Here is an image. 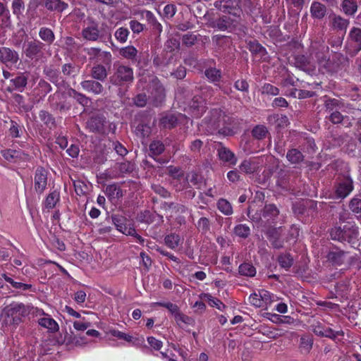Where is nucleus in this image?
I'll use <instances>...</instances> for the list:
<instances>
[{"instance_id":"nucleus-1","label":"nucleus","mask_w":361,"mask_h":361,"mask_svg":"<svg viewBox=\"0 0 361 361\" xmlns=\"http://www.w3.org/2000/svg\"><path fill=\"white\" fill-rule=\"evenodd\" d=\"M206 25L219 31H228L229 32L235 30L240 24V16L232 15H221L215 18L207 13L204 16Z\"/></svg>"},{"instance_id":"nucleus-2","label":"nucleus","mask_w":361,"mask_h":361,"mask_svg":"<svg viewBox=\"0 0 361 361\" xmlns=\"http://www.w3.org/2000/svg\"><path fill=\"white\" fill-rule=\"evenodd\" d=\"M114 72L109 78V82L116 86H122L133 82V70L131 67L121 63H114Z\"/></svg>"},{"instance_id":"nucleus-3","label":"nucleus","mask_w":361,"mask_h":361,"mask_svg":"<svg viewBox=\"0 0 361 361\" xmlns=\"http://www.w3.org/2000/svg\"><path fill=\"white\" fill-rule=\"evenodd\" d=\"M44 47L45 44L37 39L27 41L24 43L23 52L31 60L44 62L47 60L44 52Z\"/></svg>"},{"instance_id":"nucleus-4","label":"nucleus","mask_w":361,"mask_h":361,"mask_svg":"<svg viewBox=\"0 0 361 361\" xmlns=\"http://www.w3.org/2000/svg\"><path fill=\"white\" fill-rule=\"evenodd\" d=\"M358 235L357 227L349 224L341 226H335L331 228L330 235L334 240L351 243L355 240Z\"/></svg>"},{"instance_id":"nucleus-5","label":"nucleus","mask_w":361,"mask_h":361,"mask_svg":"<svg viewBox=\"0 0 361 361\" xmlns=\"http://www.w3.org/2000/svg\"><path fill=\"white\" fill-rule=\"evenodd\" d=\"M4 312L8 317H11L7 323L18 325L21 322L22 317L28 314L27 307L23 303H13L4 309Z\"/></svg>"},{"instance_id":"nucleus-6","label":"nucleus","mask_w":361,"mask_h":361,"mask_svg":"<svg viewBox=\"0 0 361 361\" xmlns=\"http://www.w3.org/2000/svg\"><path fill=\"white\" fill-rule=\"evenodd\" d=\"M107 119L103 114L92 115L86 122V128L91 133L106 135Z\"/></svg>"},{"instance_id":"nucleus-7","label":"nucleus","mask_w":361,"mask_h":361,"mask_svg":"<svg viewBox=\"0 0 361 361\" xmlns=\"http://www.w3.org/2000/svg\"><path fill=\"white\" fill-rule=\"evenodd\" d=\"M262 212V215L256 217L254 216L252 220L259 221L260 225L263 227H266L274 223L279 214V209L274 204H265Z\"/></svg>"},{"instance_id":"nucleus-8","label":"nucleus","mask_w":361,"mask_h":361,"mask_svg":"<svg viewBox=\"0 0 361 361\" xmlns=\"http://www.w3.org/2000/svg\"><path fill=\"white\" fill-rule=\"evenodd\" d=\"M353 189V180L349 176H343L339 178L334 186L336 198L341 200L348 197Z\"/></svg>"},{"instance_id":"nucleus-9","label":"nucleus","mask_w":361,"mask_h":361,"mask_svg":"<svg viewBox=\"0 0 361 361\" xmlns=\"http://www.w3.org/2000/svg\"><path fill=\"white\" fill-rule=\"evenodd\" d=\"M149 91L151 98L155 106L161 104L165 97V91L163 85L157 78L152 79L149 84Z\"/></svg>"},{"instance_id":"nucleus-10","label":"nucleus","mask_w":361,"mask_h":361,"mask_svg":"<svg viewBox=\"0 0 361 361\" xmlns=\"http://www.w3.org/2000/svg\"><path fill=\"white\" fill-rule=\"evenodd\" d=\"M262 231L265 233L273 247L276 249L282 248L283 247V241L281 238L282 228L269 226H267Z\"/></svg>"},{"instance_id":"nucleus-11","label":"nucleus","mask_w":361,"mask_h":361,"mask_svg":"<svg viewBox=\"0 0 361 361\" xmlns=\"http://www.w3.org/2000/svg\"><path fill=\"white\" fill-rule=\"evenodd\" d=\"M81 36L87 41L96 42L103 37V34L99 30L98 23L91 20L89 25L81 31Z\"/></svg>"},{"instance_id":"nucleus-12","label":"nucleus","mask_w":361,"mask_h":361,"mask_svg":"<svg viewBox=\"0 0 361 361\" xmlns=\"http://www.w3.org/2000/svg\"><path fill=\"white\" fill-rule=\"evenodd\" d=\"M214 6L216 8L224 13H228V14L232 16H240L241 10L238 7L235 0L216 1Z\"/></svg>"},{"instance_id":"nucleus-13","label":"nucleus","mask_w":361,"mask_h":361,"mask_svg":"<svg viewBox=\"0 0 361 361\" xmlns=\"http://www.w3.org/2000/svg\"><path fill=\"white\" fill-rule=\"evenodd\" d=\"M18 61L19 54L16 50L6 47H0V63L6 66H12Z\"/></svg>"},{"instance_id":"nucleus-14","label":"nucleus","mask_w":361,"mask_h":361,"mask_svg":"<svg viewBox=\"0 0 361 361\" xmlns=\"http://www.w3.org/2000/svg\"><path fill=\"white\" fill-rule=\"evenodd\" d=\"M47 171L43 167H38L35 173L34 187L38 194H42L47 185Z\"/></svg>"},{"instance_id":"nucleus-15","label":"nucleus","mask_w":361,"mask_h":361,"mask_svg":"<svg viewBox=\"0 0 361 361\" xmlns=\"http://www.w3.org/2000/svg\"><path fill=\"white\" fill-rule=\"evenodd\" d=\"M190 109L194 116L200 117L207 109L206 99L195 95L190 104Z\"/></svg>"},{"instance_id":"nucleus-16","label":"nucleus","mask_w":361,"mask_h":361,"mask_svg":"<svg viewBox=\"0 0 361 361\" xmlns=\"http://www.w3.org/2000/svg\"><path fill=\"white\" fill-rule=\"evenodd\" d=\"M214 51L218 54H221L223 51L230 47L231 39L229 37L216 35L212 37Z\"/></svg>"},{"instance_id":"nucleus-17","label":"nucleus","mask_w":361,"mask_h":361,"mask_svg":"<svg viewBox=\"0 0 361 361\" xmlns=\"http://www.w3.org/2000/svg\"><path fill=\"white\" fill-rule=\"evenodd\" d=\"M80 85L83 90L99 95L103 94L104 87L100 81L95 79L85 80L80 82Z\"/></svg>"},{"instance_id":"nucleus-18","label":"nucleus","mask_w":361,"mask_h":361,"mask_svg":"<svg viewBox=\"0 0 361 361\" xmlns=\"http://www.w3.org/2000/svg\"><path fill=\"white\" fill-rule=\"evenodd\" d=\"M62 94L60 92H56L54 94L49 97L48 101L50 107L53 110L59 111L60 112L69 110L70 106L67 105L64 102H61Z\"/></svg>"},{"instance_id":"nucleus-19","label":"nucleus","mask_w":361,"mask_h":361,"mask_svg":"<svg viewBox=\"0 0 361 361\" xmlns=\"http://www.w3.org/2000/svg\"><path fill=\"white\" fill-rule=\"evenodd\" d=\"M348 252L340 249H335L328 252L326 258L332 265L341 266L344 264Z\"/></svg>"},{"instance_id":"nucleus-20","label":"nucleus","mask_w":361,"mask_h":361,"mask_svg":"<svg viewBox=\"0 0 361 361\" xmlns=\"http://www.w3.org/2000/svg\"><path fill=\"white\" fill-rule=\"evenodd\" d=\"M219 159L229 165H235L237 163V158L235 154L231 152L228 148L221 146L217 149Z\"/></svg>"},{"instance_id":"nucleus-21","label":"nucleus","mask_w":361,"mask_h":361,"mask_svg":"<svg viewBox=\"0 0 361 361\" xmlns=\"http://www.w3.org/2000/svg\"><path fill=\"white\" fill-rule=\"evenodd\" d=\"M327 13L326 6L319 1H313L310 6V14L312 18L317 20H322Z\"/></svg>"},{"instance_id":"nucleus-22","label":"nucleus","mask_w":361,"mask_h":361,"mask_svg":"<svg viewBox=\"0 0 361 361\" xmlns=\"http://www.w3.org/2000/svg\"><path fill=\"white\" fill-rule=\"evenodd\" d=\"M90 75L92 79L104 82L107 78L108 71L104 65L96 64L91 68Z\"/></svg>"},{"instance_id":"nucleus-23","label":"nucleus","mask_w":361,"mask_h":361,"mask_svg":"<svg viewBox=\"0 0 361 361\" xmlns=\"http://www.w3.org/2000/svg\"><path fill=\"white\" fill-rule=\"evenodd\" d=\"M294 64L296 68L308 73H310L313 71L309 59L305 55L298 54L295 56Z\"/></svg>"},{"instance_id":"nucleus-24","label":"nucleus","mask_w":361,"mask_h":361,"mask_svg":"<svg viewBox=\"0 0 361 361\" xmlns=\"http://www.w3.org/2000/svg\"><path fill=\"white\" fill-rule=\"evenodd\" d=\"M348 39L354 44L355 53L361 50V28L353 27L348 35Z\"/></svg>"},{"instance_id":"nucleus-25","label":"nucleus","mask_w":361,"mask_h":361,"mask_svg":"<svg viewBox=\"0 0 361 361\" xmlns=\"http://www.w3.org/2000/svg\"><path fill=\"white\" fill-rule=\"evenodd\" d=\"M317 204L312 200H305L293 204V212L297 215H303L307 213V209H314Z\"/></svg>"},{"instance_id":"nucleus-26","label":"nucleus","mask_w":361,"mask_h":361,"mask_svg":"<svg viewBox=\"0 0 361 361\" xmlns=\"http://www.w3.org/2000/svg\"><path fill=\"white\" fill-rule=\"evenodd\" d=\"M80 67L75 63H64L61 66V72L66 78H74L80 73Z\"/></svg>"},{"instance_id":"nucleus-27","label":"nucleus","mask_w":361,"mask_h":361,"mask_svg":"<svg viewBox=\"0 0 361 361\" xmlns=\"http://www.w3.org/2000/svg\"><path fill=\"white\" fill-rule=\"evenodd\" d=\"M350 24L348 19L343 18L341 16L334 15L331 19V26L334 30L337 32L341 31L345 33L346 30Z\"/></svg>"},{"instance_id":"nucleus-28","label":"nucleus","mask_w":361,"mask_h":361,"mask_svg":"<svg viewBox=\"0 0 361 361\" xmlns=\"http://www.w3.org/2000/svg\"><path fill=\"white\" fill-rule=\"evenodd\" d=\"M44 6L50 11L61 13L68 7V5L61 0H44Z\"/></svg>"},{"instance_id":"nucleus-29","label":"nucleus","mask_w":361,"mask_h":361,"mask_svg":"<svg viewBox=\"0 0 361 361\" xmlns=\"http://www.w3.org/2000/svg\"><path fill=\"white\" fill-rule=\"evenodd\" d=\"M304 155L296 148H292L287 152L286 159L291 164H300L304 161Z\"/></svg>"},{"instance_id":"nucleus-30","label":"nucleus","mask_w":361,"mask_h":361,"mask_svg":"<svg viewBox=\"0 0 361 361\" xmlns=\"http://www.w3.org/2000/svg\"><path fill=\"white\" fill-rule=\"evenodd\" d=\"M118 52L119 54L124 59H126L132 61H137L138 51L134 46L130 45L125 47H122L119 49Z\"/></svg>"},{"instance_id":"nucleus-31","label":"nucleus","mask_w":361,"mask_h":361,"mask_svg":"<svg viewBox=\"0 0 361 361\" xmlns=\"http://www.w3.org/2000/svg\"><path fill=\"white\" fill-rule=\"evenodd\" d=\"M178 118L173 114H166L160 119V126L166 129H171L177 125Z\"/></svg>"},{"instance_id":"nucleus-32","label":"nucleus","mask_w":361,"mask_h":361,"mask_svg":"<svg viewBox=\"0 0 361 361\" xmlns=\"http://www.w3.org/2000/svg\"><path fill=\"white\" fill-rule=\"evenodd\" d=\"M28 75L26 73L18 74L15 78L11 79V82L14 85V89L20 92L27 86Z\"/></svg>"},{"instance_id":"nucleus-33","label":"nucleus","mask_w":361,"mask_h":361,"mask_svg":"<svg viewBox=\"0 0 361 361\" xmlns=\"http://www.w3.org/2000/svg\"><path fill=\"white\" fill-rule=\"evenodd\" d=\"M142 16L145 18L152 29L160 33L162 30L161 25L157 20L154 14L149 11H143Z\"/></svg>"},{"instance_id":"nucleus-34","label":"nucleus","mask_w":361,"mask_h":361,"mask_svg":"<svg viewBox=\"0 0 361 361\" xmlns=\"http://www.w3.org/2000/svg\"><path fill=\"white\" fill-rule=\"evenodd\" d=\"M104 193L110 200L118 199L123 196L122 190L116 184L107 185Z\"/></svg>"},{"instance_id":"nucleus-35","label":"nucleus","mask_w":361,"mask_h":361,"mask_svg":"<svg viewBox=\"0 0 361 361\" xmlns=\"http://www.w3.org/2000/svg\"><path fill=\"white\" fill-rule=\"evenodd\" d=\"M39 117L40 120L43 121L44 124L49 129L56 128V123L55 118L47 111L41 110L39 112Z\"/></svg>"},{"instance_id":"nucleus-36","label":"nucleus","mask_w":361,"mask_h":361,"mask_svg":"<svg viewBox=\"0 0 361 361\" xmlns=\"http://www.w3.org/2000/svg\"><path fill=\"white\" fill-rule=\"evenodd\" d=\"M247 49L251 53L259 54L261 56H264L267 53L266 49L257 40L249 41L247 42Z\"/></svg>"},{"instance_id":"nucleus-37","label":"nucleus","mask_w":361,"mask_h":361,"mask_svg":"<svg viewBox=\"0 0 361 361\" xmlns=\"http://www.w3.org/2000/svg\"><path fill=\"white\" fill-rule=\"evenodd\" d=\"M39 36L42 41L47 43L49 45L51 44L55 39V35L53 31L45 27L40 28Z\"/></svg>"},{"instance_id":"nucleus-38","label":"nucleus","mask_w":361,"mask_h":361,"mask_svg":"<svg viewBox=\"0 0 361 361\" xmlns=\"http://www.w3.org/2000/svg\"><path fill=\"white\" fill-rule=\"evenodd\" d=\"M238 272L242 276L253 277L256 274V269L252 264L244 262L239 266Z\"/></svg>"},{"instance_id":"nucleus-39","label":"nucleus","mask_w":361,"mask_h":361,"mask_svg":"<svg viewBox=\"0 0 361 361\" xmlns=\"http://www.w3.org/2000/svg\"><path fill=\"white\" fill-rule=\"evenodd\" d=\"M341 6L347 16H353L357 10V4L355 0H343Z\"/></svg>"},{"instance_id":"nucleus-40","label":"nucleus","mask_w":361,"mask_h":361,"mask_svg":"<svg viewBox=\"0 0 361 361\" xmlns=\"http://www.w3.org/2000/svg\"><path fill=\"white\" fill-rule=\"evenodd\" d=\"M43 73L51 82H58L59 80V73L53 66H45L43 69Z\"/></svg>"},{"instance_id":"nucleus-41","label":"nucleus","mask_w":361,"mask_h":361,"mask_svg":"<svg viewBox=\"0 0 361 361\" xmlns=\"http://www.w3.org/2000/svg\"><path fill=\"white\" fill-rule=\"evenodd\" d=\"M149 149L152 157H158L164 152L165 146L162 142L159 140H154L150 143Z\"/></svg>"},{"instance_id":"nucleus-42","label":"nucleus","mask_w":361,"mask_h":361,"mask_svg":"<svg viewBox=\"0 0 361 361\" xmlns=\"http://www.w3.org/2000/svg\"><path fill=\"white\" fill-rule=\"evenodd\" d=\"M68 95L74 98L80 104L83 106H87L90 102V99L87 96L73 88H71L68 90Z\"/></svg>"},{"instance_id":"nucleus-43","label":"nucleus","mask_w":361,"mask_h":361,"mask_svg":"<svg viewBox=\"0 0 361 361\" xmlns=\"http://www.w3.org/2000/svg\"><path fill=\"white\" fill-rule=\"evenodd\" d=\"M204 75L207 78L212 82H216L220 81L221 78V72L219 69L216 68H209L204 71Z\"/></svg>"},{"instance_id":"nucleus-44","label":"nucleus","mask_w":361,"mask_h":361,"mask_svg":"<svg viewBox=\"0 0 361 361\" xmlns=\"http://www.w3.org/2000/svg\"><path fill=\"white\" fill-rule=\"evenodd\" d=\"M171 184L175 188L176 191H182L185 189H187L189 186L188 182V178L185 176L180 177L179 178H176L171 180Z\"/></svg>"},{"instance_id":"nucleus-45","label":"nucleus","mask_w":361,"mask_h":361,"mask_svg":"<svg viewBox=\"0 0 361 361\" xmlns=\"http://www.w3.org/2000/svg\"><path fill=\"white\" fill-rule=\"evenodd\" d=\"M39 324L47 328L51 331H56L59 329V325L54 319L49 317H43L39 319Z\"/></svg>"},{"instance_id":"nucleus-46","label":"nucleus","mask_w":361,"mask_h":361,"mask_svg":"<svg viewBox=\"0 0 361 361\" xmlns=\"http://www.w3.org/2000/svg\"><path fill=\"white\" fill-rule=\"evenodd\" d=\"M219 210L224 215H231L233 214V208L231 203L226 199L221 198L217 202Z\"/></svg>"},{"instance_id":"nucleus-47","label":"nucleus","mask_w":361,"mask_h":361,"mask_svg":"<svg viewBox=\"0 0 361 361\" xmlns=\"http://www.w3.org/2000/svg\"><path fill=\"white\" fill-rule=\"evenodd\" d=\"M293 258L289 253L281 254L278 257L280 266L286 269H289L293 264Z\"/></svg>"},{"instance_id":"nucleus-48","label":"nucleus","mask_w":361,"mask_h":361,"mask_svg":"<svg viewBox=\"0 0 361 361\" xmlns=\"http://www.w3.org/2000/svg\"><path fill=\"white\" fill-rule=\"evenodd\" d=\"M267 128L263 125H257L253 128L252 135L257 140L264 139L268 134Z\"/></svg>"},{"instance_id":"nucleus-49","label":"nucleus","mask_w":361,"mask_h":361,"mask_svg":"<svg viewBox=\"0 0 361 361\" xmlns=\"http://www.w3.org/2000/svg\"><path fill=\"white\" fill-rule=\"evenodd\" d=\"M129 35L130 31L128 29L121 27L116 30L114 37L118 42L124 44L127 42Z\"/></svg>"},{"instance_id":"nucleus-50","label":"nucleus","mask_w":361,"mask_h":361,"mask_svg":"<svg viewBox=\"0 0 361 361\" xmlns=\"http://www.w3.org/2000/svg\"><path fill=\"white\" fill-rule=\"evenodd\" d=\"M199 35H195L194 32H189L182 36L183 44L190 47L196 44L198 39Z\"/></svg>"},{"instance_id":"nucleus-51","label":"nucleus","mask_w":361,"mask_h":361,"mask_svg":"<svg viewBox=\"0 0 361 361\" xmlns=\"http://www.w3.org/2000/svg\"><path fill=\"white\" fill-rule=\"evenodd\" d=\"M234 233L242 238H247L250 234V228L246 224H238L234 228Z\"/></svg>"},{"instance_id":"nucleus-52","label":"nucleus","mask_w":361,"mask_h":361,"mask_svg":"<svg viewBox=\"0 0 361 361\" xmlns=\"http://www.w3.org/2000/svg\"><path fill=\"white\" fill-rule=\"evenodd\" d=\"M59 200V193L54 191L48 195L45 200V207L48 209H53Z\"/></svg>"},{"instance_id":"nucleus-53","label":"nucleus","mask_w":361,"mask_h":361,"mask_svg":"<svg viewBox=\"0 0 361 361\" xmlns=\"http://www.w3.org/2000/svg\"><path fill=\"white\" fill-rule=\"evenodd\" d=\"M111 219L117 230L120 232H121L124 227L126 226V222L127 219L125 216L120 214H114L112 215Z\"/></svg>"},{"instance_id":"nucleus-54","label":"nucleus","mask_w":361,"mask_h":361,"mask_svg":"<svg viewBox=\"0 0 361 361\" xmlns=\"http://www.w3.org/2000/svg\"><path fill=\"white\" fill-rule=\"evenodd\" d=\"M349 209L354 214H361V198L357 195L349 202Z\"/></svg>"},{"instance_id":"nucleus-55","label":"nucleus","mask_w":361,"mask_h":361,"mask_svg":"<svg viewBox=\"0 0 361 361\" xmlns=\"http://www.w3.org/2000/svg\"><path fill=\"white\" fill-rule=\"evenodd\" d=\"M196 226L199 231H202V233H206L210 230L211 222L207 217H201L198 220Z\"/></svg>"},{"instance_id":"nucleus-56","label":"nucleus","mask_w":361,"mask_h":361,"mask_svg":"<svg viewBox=\"0 0 361 361\" xmlns=\"http://www.w3.org/2000/svg\"><path fill=\"white\" fill-rule=\"evenodd\" d=\"M153 306H159L166 308L170 313L173 316L179 310V307L177 305L173 304L171 302H157L153 303Z\"/></svg>"},{"instance_id":"nucleus-57","label":"nucleus","mask_w":361,"mask_h":361,"mask_svg":"<svg viewBox=\"0 0 361 361\" xmlns=\"http://www.w3.org/2000/svg\"><path fill=\"white\" fill-rule=\"evenodd\" d=\"M165 244L171 249H175L178 245L179 236L175 234H170L164 238Z\"/></svg>"},{"instance_id":"nucleus-58","label":"nucleus","mask_w":361,"mask_h":361,"mask_svg":"<svg viewBox=\"0 0 361 361\" xmlns=\"http://www.w3.org/2000/svg\"><path fill=\"white\" fill-rule=\"evenodd\" d=\"M313 339L308 336L300 338V348L306 353H309L312 348Z\"/></svg>"},{"instance_id":"nucleus-59","label":"nucleus","mask_w":361,"mask_h":361,"mask_svg":"<svg viewBox=\"0 0 361 361\" xmlns=\"http://www.w3.org/2000/svg\"><path fill=\"white\" fill-rule=\"evenodd\" d=\"M341 102L336 99H328L325 101L326 111L329 113H331L339 107Z\"/></svg>"},{"instance_id":"nucleus-60","label":"nucleus","mask_w":361,"mask_h":361,"mask_svg":"<svg viewBox=\"0 0 361 361\" xmlns=\"http://www.w3.org/2000/svg\"><path fill=\"white\" fill-rule=\"evenodd\" d=\"M168 174L172 178L171 180H174L178 178H179L180 177L185 176L180 168L173 166L168 167Z\"/></svg>"},{"instance_id":"nucleus-61","label":"nucleus","mask_w":361,"mask_h":361,"mask_svg":"<svg viewBox=\"0 0 361 361\" xmlns=\"http://www.w3.org/2000/svg\"><path fill=\"white\" fill-rule=\"evenodd\" d=\"M147 102V96L145 93H140L133 98V103L137 107H144Z\"/></svg>"},{"instance_id":"nucleus-62","label":"nucleus","mask_w":361,"mask_h":361,"mask_svg":"<svg viewBox=\"0 0 361 361\" xmlns=\"http://www.w3.org/2000/svg\"><path fill=\"white\" fill-rule=\"evenodd\" d=\"M20 152L13 150V149H6L4 151H2V155L4 157L5 159L9 161H13L16 158H18L20 157Z\"/></svg>"},{"instance_id":"nucleus-63","label":"nucleus","mask_w":361,"mask_h":361,"mask_svg":"<svg viewBox=\"0 0 361 361\" xmlns=\"http://www.w3.org/2000/svg\"><path fill=\"white\" fill-rule=\"evenodd\" d=\"M152 189L155 193L164 198H168L171 197V193L160 185L154 184L152 185Z\"/></svg>"},{"instance_id":"nucleus-64","label":"nucleus","mask_w":361,"mask_h":361,"mask_svg":"<svg viewBox=\"0 0 361 361\" xmlns=\"http://www.w3.org/2000/svg\"><path fill=\"white\" fill-rule=\"evenodd\" d=\"M188 178V182L191 183L196 188H199L201 184L202 178L195 172H191L186 176Z\"/></svg>"}]
</instances>
